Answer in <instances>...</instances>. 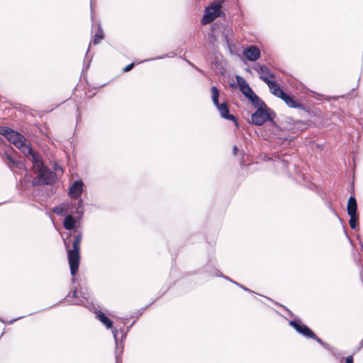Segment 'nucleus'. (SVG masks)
Listing matches in <instances>:
<instances>
[{"label":"nucleus","instance_id":"5fc2aeb1","mask_svg":"<svg viewBox=\"0 0 363 363\" xmlns=\"http://www.w3.org/2000/svg\"><path fill=\"white\" fill-rule=\"evenodd\" d=\"M282 162H283L284 166H286V164H289L288 162H286L285 160H283Z\"/></svg>","mask_w":363,"mask_h":363},{"label":"nucleus","instance_id":"2f4dec72","mask_svg":"<svg viewBox=\"0 0 363 363\" xmlns=\"http://www.w3.org/2000/svg\"><path fill=\"white\" fill-rule=\"evenodd\" d=\"M170 54H171V55H169V54H164V55H159V56H157V57H152V58H149V59H145V60L140 61L139 63H143V62H149V61H154V60H162V59H164L165 57L173 56L172 55L173 52H171Z\"/></svg>","mask_w":363,"mask_h":363},{"label":"nucleus","instance_id":"8fccbe9b","mask_svg":"<svg viewBox=\"0 0 363 363\" xmlns=\"http://www.w3.org/2000/svg\"><path fill=\"white\" fill-rule=\"evenodd\" d=\"M24 317H26V315L19 316V317H17V318H16L11 319V320H9V323H9V324H13V323H15L16 321H17V320H20V319H21V318H24Z\"/></svg>","mask_w":363,"mask_h":363},{"label":"nucleus","instance_id":"e2e57ef3","mask_svg":"<svg viewBox=\"0 0 363 363\" xmlns=\"http://www.w3.org/2000/svg\"><path fill=\"white\" fill-rule=\"evenodd\" d=\"M246 71L248 72H251V70H250V69L249 67L246 68Z\"/></svg>","mask_w":363,"mask_h":363},{"label":"nucleus","instance_id":"69168bd1","mask_svg":"<svg viewBox=\"0 0 363 363\" xmlns=\"http://www.w3.org/2000/svg\"><path fill=\"white\" fill-rule=\"evenodd\" d=\"M354 90H355V89H354V88H352V89H351V91H354Z\"/></svg>","mask_w":363,"mask_h":363},{"label":"nucleus","instance_id":"4c0bfd02","mask_svg":"<svg viewBox=\"0 0 363 363\" xmlns=\"http://www.w3.org/2000/svg\"><path fill=\"white\" fill-rule=\"evenodd\" d=\"M238 286L239 288H240L241 289H242L243 291H246V292H248L250 294H255L259 295V294L256 293L255 291H252V289L247 288V286H245V285H243V284H242L240 283L238 284ZM259 296H261V295L259 294Z\"/></svg>","mask_w":363,"mask_h":363},{"label":"nucleus","instance_id":"0eeeda50","mask_svg":"<svg viewBox=\"0 0 363 363\" xmlns=\"http://www.w3.org/2000/svg\"><path fill=\"white\" fill-rule=\"evenodd\" d=\"M225 1L226 0H215L211 4L206 6L201 19V23L205 25L218 17L225 18L226 15L222 9Z\"/></svg>","mask_w":363,"mask_h":363},{"label":"nucleus","instance_id":"5701e85b","mask_svg":"<svg viewBox=\"0 0 363 363\" xmlns=\"http://www.w3.org/2000/svg\"><path fill=\"white\" fill-rule=\"evenodd\" d=\"M176 281H167L160 289V291L157 293V296L155 299H153L151 303H150V306L154 303L156 301H157L160 298L162 297L169 290V289L175 284Z\"/></svg>","mask_w":363,"mask_h":363},{"label":"nucleus","instance_id":"dca6fc26","mask_svg":"<svg viewBox=\"0 0 363 363\" xmlns=\"http://www.w3.org/2000/svg\"><path fill=\"white\" fill-rule=\"evenodd\" d=\"M95 314V318L97 320H99L104 326L107 329L113 328V320L108 317L103 311L95 309L94 311Z\"/></svg>","mask_w":363,"mask_h":363},{"label":"nucleus","instance_id":"393cba45","mask_svg":"<svg viewBox=\"0 0 363 363\" xmlns=\"http://www.w3.org/2000/svg\"><path fill=\"white\" fill-rule=\"evenodd\" d=\"M105 33L104 31L100 24L98 25V28L94 35L93 36L92 42L94 45H96L101 43V41L104 39Z\"/></svg>","mask_w":363,"mask_h":363},{"label":"nucleus","instance_id":"774afa93","mask_svg":"<svg viewBox=\"0 0 363 363\" xmlns=\"http://www.w3.org/2000/svg\"><path fill=\"white\" fill-rule=\"evenodd\" d=\"M76 304L77 305H81V303H77Z\"/></svg>","mask_w":363,"mask_h":363},{"label":"nucleus","instance_id":"1a4fd4ad","mask_svg":"<svg viewBox=\"0 0 363 363\" xmlns=\"http://www.w3.org/2000/svg\"><path fill=\"white\" fill-rule=\"evenodd\" d=\"M281 100H283L289 108H297L301 111L303 113H300L301 117H304L306 114L310 118L318 117L319 116L318 111L311 109L308 105L298 101L287 92Z\"/></svg>","mask_w":363,"mask_h":363},{"label":"nucleus","instance_id":"9d476101","mask_svg":"<svg viewBox=\"0 0 363 363\" xmlns=\"http://www.w3.org/2000/svg\"><path fill=\"white\" fill-rule=\"evenodd\" d=\"M217 262L214 260L213 256H210L206 264L201 268H200L196 274H203L206 277H217V274H219L220 271L217 268Z\"/></svg>","mask_w":363,"mask_h":363},{"label":"nucleus","instance_id":"0e129e2a","mask_svg":"<svg viewBox=\"0 0 363 363\" xmlns=\"http://www.w3.org/2000/svg\"><path fill=\"white\" fill-rule=\"evenodd\" d=\"M106 84V83H105V84H101V85L99 86V88H100V87H103V86H104Z\"/></svg>","mask_w":363,"mask_h":363},{"label":"nucleus","instance_id":"a19ab883","mask_svg":"<svg viewBox=\"0 0 363 363\" xmlns=\"http://www.w3.org/2000/svg\"><path fill=\"white\" fill-rule=\"evenodd\" d=\"M275 304H277V305L279 306L280 307L283 308L287 312V313L289 314V316L294 317V318H295V316H296V315L294 314V313L290 309L286 308L285 306H284L282 304H280V303H275Z\"/></svg>","mask_w":363,"mask_h":363},{"label":"nucleus","instance_id":"423d86ee","mask_svg":"<svg viewBox=\"0 0 363 363\" xmlns=\"http://www.w3.org/2000/svg\"><path fill=\"white\" fill-rule=\"evenodd\" d=\"M86 186L83 180L80 178L72 182L67 190V195L71 199V202L76 206L75 212L79 214L78 220L84 218V202L82 197V193L84 191Z\"/></svg>","mask_w":363,"mask_h":363},{"label":"nucleus","instance_id":"37998d69","mask_svg":"<svg viewBox=\"0 0 363 363\" xmlns=\"http://www.w3.org/2000/svg\"><path fill=\"white\" fill-rule=\"evenodd\" d=\"M217 277L223 278V279H224L225 280H226V281H229V282H230V283L233 282V279H231L230 277H228V276L225 275L224 274H223V273H222V272H219V274H217Z\"/></svg>","mask_w":363,"mask_h":363},{"label":"nucleus","instance_id":"f257e3e1","mask_svg":"<svg viewBox=\"0 0 363 363\" xmlns=\"http://www.w3.org/2000/svg\"><path fill=\"white\" fill-rule=\"evenodd\" d=\"M235 79L240 91L247 99L248 104L255 108V111L251 113L250 123L255 126H262L268 122L272 126L279 129V126L274 121L277 117L275 111L269 107L264 101L253 91L244 77L236 74Z\"/></svg>","mask_w":363,"mask_h":363},{"label":"nucleus","instance_id":"4be33fe9","mask_svg":"<svg viewBox=\"0 0 363 363\" xmlns=\"http://www.w3.org/2000/svg\"><path fill=\"white\" fill-rule=\"evenodd\" d=\"M150 306V304H147L145 307H143L136 311H135L130 316V318H134L130 325H128L127 331H130L131 328L135 324L136 321L139 319V318L144 313V312Z\"/></svg>","mask_w":363,"mask_h":363},{"label":"nucleus","instance_id":"3c124183","mask_svg":"<svg viewBox=\"0 0 363 363\" xmlns=\"http://www.w3.org/2000/svg\"><path fill=\"white\" fill-rule=\"evenodd\" d=\"M54 193V191H53V189L52 188H50V189L48 191H46L45 193V196H50L53 194Z\"/></svg>","mask_w":363,"mask_h":363},{"label":"nucleus","instance_id":"c756f323","mask_svg":"<svg viewBox=\"0 0 363 363\" xmlns=\"http://www.w3.org/2000/svg\"><path fill=\"white\" fill-rule=\"evenodd\" d=\"M221 32V38L225 44H228V42L231 40L229 38V35L231 34V30L228 28V26H223V30Z\"/></svg>","mask_w":363,"mask_h":363},{"label":"nucleus","instance_id":"09e8293b","mask_svg":"<svg viewBox=\"0 0 363 363\" xmlns=\"http://www.w3.org/2000/svg\"><path fill=\"white\" fill-rule=\"evenodd\" d=\"M186 62L193 67L196 70H197L198 72H201V73H203V71L201 69H200L199 68H198L195 65H194L192 62H191L189 60H186Z\"/></svg>","mask_w":363,"mask_h":363},{"label":"nucleus","instance_id":"39448f33","mask_svg":"<svg viewBox=\"0 0 363 363\" xmlns=\"http://www.w3.org/2000/svg\"><path fill=\"white\" fill-rule=\"evenodd\" d=\"M0 135H3L9 143L18 148L27 158L36 150L30 144L26 143L25 136L9 126L0 125Z\"/></svg>","mask_w":363,"mask_h":363},{"label":"nucleus","instance_id":"338daca9","mask_svg":"<svg viewBox=\"0 0 363 363\" xmlns=\"http://www.w3.org/2000/svg\"><path fill=\"white\" fill-rule=\"evenodd\" d=\"M76 89H77V87L75 86V87L74 88L73 92H74V91H75V90H76Z\"/></svg>","mask_w":363,"mask_h":363},{"label":"nucleus","instance_id":"13d9d810","mask_svg":"<svg viewBox=\"0 0 363 363\" xmlns=\"http://www.w3.org/2000/svg\"><path fill=\"white\" fill-rule=\"evenodd\" d=\"M0 322L5 323V320L1 317H0Z\"/></svg>","mask_w":363,"mask_h":363},{"label":"nucleus","instance_id":"7c9ffc66","mask_svg":"<svg viewBox=\"0 0 363 363\" xmlns=\"http://www.w3.org/2000/svg\"><path fill=\"white\" fill-rule=\"evenodd\" d=\"M129 332L130 331H127V328L125 329L120 328L118 347H121V345L124 346V342L125 341Z\"/></svg>","mask_w":363,"mask_h":363},{"label":"nucleus","instance_id":"412c9836","mask_svg":"<svg viewBox=\"0 0 363 363\" xmlns=\"http://www.w3.org/2000/svg\"><path fill=\"white\" fill-rule=\"evenodd\" d=\"M211 66L216 73H218L222 76L225 74V69L222 65L219 56L216 54H214L213 58L211 61Z\"/></svg>","mask_w":363,"mask_h":363},{"label":"nucleus","instance_id":"680f3d73","mask_svg":"<svg viewBox=\"0 0 363 363\" xmlns=\"http://www.w3.org/2000/svg\"><path fill=\"white\" fill-rule=\"evenodd\" d=\"M118 318L122 320H127L128 318Z\"/></svg>","mask_w":363,"mask_h":363},{"label":"nucleus","instance_id":"ddd939ff","mask_svg":"<svg viewBox=\"0 0 363 363\" xmlns=\"http://www.w3.org/2000/svg\"><path fill=\"white\" fill-rule=\"evenodd\" d=\"M242 55L245 60L250 62H255L260 57V52L254 45H249L243 49Z\"/></svg>","mask_w":363,"mask_h":363},{"label":"nucleus","instance_id":"58836bf2","mask_svg":"<svg viewBox=\"0 0 363 363\" xmlns=\"http://www.w3.org/2000/svg\"><path fill=\"white\" fill-rule=\"evenodd\" d=\"M135 65H136L135 62H132L131 63H130L128 65L125 66L123 68L122 70H123V72H128L131 71L134 68Z\"/></svg>","mask_w":363,"mask_h":363},{"label":"nucleus","instance_id":"052dcab7","mask_svg":"<svg viewBox=\"0 0 363 363\" xmlns=\"http://www.w3.org/2000/svg\"><path fill=\"white\" fill-rule=\"evenodd\" d=\"M90 8L92 10V0H90Z\"/></svg>","mask_w":363,"mask_h":363},{"label":"nucleus","instance_id":"7ed1b4c3","mask_svg":"<svg viewBox=\"0 0 363 363\" xmlns=\"http://www.w3.org/2000/svg\"><path fill=\"white\" fill-rule=\"evenodd\" d=\"M76 232L77 234L73 240H71V238L73 236V232L69 233L65 238H62L67 252L70 274H72L79 271L81 259L80 246L83 236L82 231L77 230Z\"/></svg>","mask_w":363,"mask_h":363},{"label":"nucleus","instance_id":"49530a36","mask_svg":"<svg viewBox=\"0 0 363 363\" xmlns=\"http://www.w3.org/2000/svg\"><path fill=\"white\" fill-rule=\"evenodd\" d=\"M76 111L77 112V115L76 116V121H77V123H78L82 120V114L80 113L79 107H77Z\"/></svg>","mask_w":363,"mask_h":363},{"label":"nucleus","instance_id":"a18cd8bd","mask_svg":"<svg viewBox=\"0 0 363 363\" xmlns=\"http://www.w3.org/2000/svg\"><path fill=\"white\" fill-rule=\"evenodd\" d=\"M363 347V339L359 342L358 347H357L354 352L353 354H355L357 352H358Z\"/></svg>","mask_w":363,"mask_h":363},{"label":"nucleus","instance_id":"473e14b6","mask_svg":"<svg viewBox=\"0 0 363 363\" xmlns=\"http://www.w3.org/2000/svg\"><path fill=\"white\" fill-rule=\"evenodd\" d=\"M78 291L80 294V296L84 299H87L89 297V293L88 291L87 288L79 286V288H78Z\"/></svg>","mask_w":363,"mask_h":363},{"label":"nucleus","instance_id":"bb28decb","mask_svg":"<svg viewBox=\"0 0 363 363\" xmlns=\"http://www.w3.org/2000/svg\"><path fill=\"white\" fill-rule=\"evenodd\" d=\"M348 216H350L349 225L350 228L355 231H359V213H354V215L350 214Z\"/></svg>","mask_w":363,"mask_h":363},{"label":"nucleus","instance_id":"c9c22d12","mask_svg":"<svg viewBox=\"0 0 363 363\" xmlns=\"http://www.w3.org/2000/svg\"><path fill=\"white\" fill-rule=\"evenodd\" d=\"M325 205L328 206V208L338 218L340 222H342L341 218L339 217L337 211L334 209L333 207V203L331 201H327L325 202Z\"/></svg>","mask_w":363,"mask_h":363},{"label":"nucleus","instance_id":"f8f14e48","mask_svg":"<svg viewBox=\"0 0 363 363\" xmlns=\"http://www.w3.org/2000/svg\"><path fill=\"white\" fill-rule=\"evenodd\" d=\"M262 80L268 85L269 88V91L274 96L281 99L283 96L286 94V92H285L282 89V88L277 84V82L274 80L267 78V77H262Z\"/></svg>","mask_w":363,"mask_h":363},{"label":"nucleus","instance_id":"aec40b11","mask_svg":"<svg viewBox=\"0 0 363 363\" xmlns=\"http://www.w3.org/2000/svg\"><path fill=\"white\" fill-rule=\"evenodd\" d=\"M311 121H303L296 119L293 128H291V131L293 133H298L306 130L308 127Z\"/></svg>","mask_w":363,"mask_h":363},{"label":"nucleus","instance_id":"f704fd0d","mask_svg":"<svg viewBox=\"0 0 363 363\" xmlns=\"http://www.w3.org/2000/svg\"><path fill=\"white\" fill-rule=\"evenodd\" d=\"M208 39L211 44L213 45L215 42L218 40V37L216 35V33L209 31L208 33Z\"/></svg>","mask_w":363,"mask_h":363},{"label":"nucleus","instance_id":"4d7b16f0","mask_svg":"<svg viewBox=\"0 0 363 363\" xmlns=\"http://www.w3.org/2000/svg\"><path fill=\"white\" fill-rule=\"evenodd\" d=\"M262 297H264V295H262ZM265 298H267L268 300H269V301H271L274 302V303H276V302H274V301H272V300L270 298H269V297L265 296Z\"/></svg>","mask_w":363,"mask_h":363},{"label":"nucleus","instance_id":"de8ad7c7","mask_svg":"<svg viewBox=\"0 0 363 363\" xmlns=\"http://www.w3.org/2000/svg\"><path fill=\"white\" fill-rule=\"evenodd\" d=\"M238 152H239V148L237 145H233V148H232V153L233 155L236 156L238 155Z\"/></svg>","mask_w":363,"mask_h":363},{"label":"nucleus","instance_id":"c85d7f7f","mask_svg":"<svg viewBox=\"0 0 363 363\" xmlns=\"http://www.w3.org/2000/svg\"><path fill=\"white\" fill-rule=\"evenodd\" d=\"M211 100L214 106L220 104L219 102V89L216 86L211 87Z\"/></svg>","mask_w":363,"mask_h":363},{"label":"nucleus","instance_id":"6e6552de","mask_svg":"<svg viewBox=\"0 0 363 363\" xmlns=\"http://www.w3.org/2000/svg\"><path fill=\"white\" fill-rule=\"evenodd\" d=\"M289 325L300 335L307 339H312L318 342L320 345L323 343L320 337H318L313 330L307 325L303 323L298 316L289 320Z\"/></svg>","mask_w":363,"mask_h":363},{"label":"nucleus","instance_id":"c03bdc74","mask_svg":"<svg viewBox=\"0 0 363 363\" xmlns=\"http://www.w3.org/2000/svg\"><path fill=\"white\" fill-rule=\"evenodd\" d=\"M77 272H74L72 274H70L71 276H72V279H71V281H72V284H71V286H75V284L78 281V279L77 278L75 277V275L77 274Z\"/></svg>","mask_w":363,"mask_h":363},{"label":"nucleus","instance_id":"a211bd4d","mask_svg":"<svg viewBox=\"0 0 363 363\" xmlns=\"http://www.w3.org/2000/svg\"><path fill=\"white\" fill-rule=\"evenodd\" d=\"M296 119L291 116H288L286 115H279L277 117V124L279 123L284 128H287L291 130V128H293V125L295 123Z\"/></svg>","mask_w":363,"mask_h":363},{"label":"nucleus","instance_id":"f3484780","mask_svg":"<svg viewBox=\"0 0 363 363\" xmlns=\"http://www.w3.org/2000/svg\"><path fill=\"white\" fill-rule=\"evenodd\" d=\"M320 345L324 349L327 350L336 360L339 361L340 363L345 360V357H343L342 352L338 350L337 348L331 346L325 341H323Z\"/></svg>","mask_w":363,"mask_h":363},{"label":"nucleus","instance_id":"f03ea898","mask_svg":"<svg viewBox=\"0 0 363 363\" xmlns=\"http://www.w3.org/2000/svg\"><path fill=\"white\" fill-rule=\"evenodd\" d=\"M33 167V172L36 174L35 177H30L31 186L38 187L39 186H52L57 182V175L55 172L45 166L40 154L35 151L29 157ZM40 193L39 188L33 189L32 196H38Z\"/></svg>","mask_w":363,"mask_h":363},{"label":"nucleus","instance_id":"6ab92c4d","mask_svg":"<svg viewBox=\"0 0 363 363\" xmlns=\"http://www.w3.org/2000/svg\"><path fill=\"white\" fill-rule=\"evenodd\" d=\"M255 69L260 74L259 78L262 80V77H267V78L271 79L272 77H274L275 74L272 72L270 71L269 67L265 65L257 63Z\"/></svg>","mask_w":363,"mask_h":363},{"label":"nucleus","instance_id":"b1692460","mask_svg":"<svg viewBox=\"0 0 363 363\" xmlns=\"http://www.w3.org/2000/svg\"><path fill=\"white\" fill-rule=\"evenodd\" d=\"M109 329L111 330L115 342V353H118V352L123 350V345L118 347L120 328L118 329L113 325V328Z\"/></svg>","mask_w":363,"mask_h":363},{"label":"nucleus","instance_id":"ea45409f","mask_svg":"<svg viewBox=\"0 0 363 363\" xmlns=\"http://www.w3.org/2000/svg\"><path fill=\"white\" fill-rule=\"evenodd\" d=\"M123 353V350L118 352V353H115V362L116 363H122V355Z\"/></svg>","mask_w":363,"mask_h":363},{"label":"nucleus","instance_id":"e433bc0d","mask_svg":"<svg viewBox=\"0 0 363 363\" xmlns=\"http://www.w3.org/2000/svg\"><path fill=\"white\" fill-rule=\"evenodd\" d=\"M226 45V47L228 50V52H230V55H235V45L233 43V40H231L230 41L228 42V44H225Z\"/></svg>","mask_w":363,"mask_h":363},{"label":"nucleus","instance_id":"2eb2a0df","mask_svg":"<svg viewBox=\"0 0 363 363\" xmlns=\"http://www.w3.org/2000/svg\"><path fill=\"white\" fill-rule=\"evenodd\" d=\"M347 215H354L358 213L357 212V202L354 194V185L352 186V191L347 203Z\"/></svg>","mask_w":363,"mask_h":363},{"label":"nucleus","instance_id":"a878e982","mask_svg":"<svg viewBox=\"0 0 363 363\" xmlns=\"http://www.w3.org/2000/svg\"><path fill=\"white\" fill-rule=\"evenodd\" d=\"M78 293H79V291H78V286H71V291L69 292V294L63 299L60 301L59 303H55L52 306H50L46 308L45 310L51 308L52 307H54V306H58L59 303H62L65 300H67L68 298H76V297H77Z\"/></svg>","mask_w":363,"mask_h":363},{"label":"nucleus","instance_id":"4468645a","mask_svg":"<svg viewBox=\"0 0 363 363\" xmlns=\"http://www.w3.org/2000/svg\"><path fill=\"white\" fill-rule=\"evenodd\" d=\"M5 159L9 161L15 167L26 171L25 177L28 176V171L24 160L15 158L11 153L5 152Z\"/></svg>","mask_w":363,"mask_h":363},{"label":"nucleus","instance_id":"9b49d317","mask_svg":"<svg viewBox=\"0 0 363 363\" xmlns=\"http://www.w3.org/2000/svg\"><path fill=\"white\" fill-rule=\"evenodd\" d=\"M215 106L217 108V110L218 111L220 116L222 118L228 120V121H230L233 123H235V125L237 127L239 126V123H238V119L236 118V117L234 115L230 113L229 108L225 101L220 103Z\"/></svg>","mask_w":363,"mask_h":363},{"label":"nucleus","instance_id":"cd10ccee","mask_svg":"<svg viewBox=\"0 0 363 363\" xmlns=\"http://www.w3.org/2000/svg\"><path fill=\"white\" fill-rule=\"evenodd\" d=\"M89 51V47L87 49L86 53L84 59L82 74H84L85 73L87 72V71L89 70V69L90 67L91 62L92 61V56L89 57L88 55Z\"/></svg>","mask_w":363,"mask_h":363},{"label":"nucleus","instance_id":"603ef678","mask_svg":"<svg viewBox=\"0 0 363 363\" xmlns=\"http://www.w3.org/2000/svg\"><path fill=\"white\" fill-rule=\"evenodd\" d=\"M345 235H346V236H347V239L349 240V241H350V244H351V245H353V241H352V239H351V238L347 235V234L346 231H345Z\"/></svg>","mask_w":363,"mask_h":363},{"label":"nucleus","instance_id":"72a5a7b5","mask_svg":"<svg viewBox=\"0 0 363 363\" xmlns=\"http://www.w3.org/2000/svg\"><path fill=\"white\" fill-rule=\"evenodd\" d=\"M223 26H225L224 25H223L222 23H218V22H214L211 25V30L210 31H212V32H214L216 33V31L217 30H223Z\"/></svg>","mask_w":363,"mask_h":363},{"label":"nucleus","instance_id":"20e7f679","mask_svg":"<svg viewBox=\"0 0 363 363\" xmlns=\"http://www.w3.org/2000/svg\"><path fill=\"white\" fill-rule=\"evenodd\" d=\"M77 207L71 201H65L55 206L52 208V212L57 216H62L64 215L63 227L65 230L75 233L78 229L82 228V220L79 223L78 216L75 211Z\"/></svg>","mask_w":363,"mask_h":363},{"label":"nucleus","instance_id":"bf43d9fd","mask_svg":"<svg viewBox=\"0 0 363 363\" xmlns=\"http://www.w3.org/2000/svg\"><path fill=\"white\" fill-rule=\"evenodd\" d=\"M8 203V201H3V202H1V203H0V206L3 205V204H4V203Z\"/></svg>","mask_w":363,"mask_h":363},{"label":"nucleus","instance_id":"6e6d98bb","mask_svg":"<svg viewBox=\"0 0 363 363\" xmlns=\"http://www.w3.org/2000/svg\"><path fill=\"white\" fill-rule=\"evenodd\" d=\"M232 284H235V286H238V285L239 282H238V281H236L233 280V282H232Z\"/></svg>","mask_w":363,"mask_h":363},{"label":"nucleus","instance_id":"864d4df0","mask_svg":"<svg viewBox=\"0 0 363 363\" xmlns=\"http://www.w3.org/2000/svg\"><path fill=\"white\" fill-rule=\"evenodd\" d=\"M230 86L231 87H233V88H236V87H237V85H236L235 83H230Z\"/></svg>","mask_w":363,"mask_h":363},{"label":"nucleus","instance_id":"79ce46f5","mask_svg":"<svg viewBox=\"0 0 363 363\" xmlns=\"http://www.w3.org/2000/svg\"><path fill=\"white\" fill-rule=\"evenodd\" d=\"M354 355L353 353L350 355L347 356L345 360L341 363H354Z\"/></svg>","mask_w":363,"mask_h":363}]
</instances>
